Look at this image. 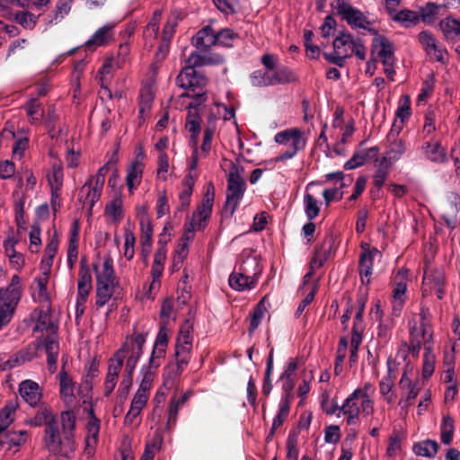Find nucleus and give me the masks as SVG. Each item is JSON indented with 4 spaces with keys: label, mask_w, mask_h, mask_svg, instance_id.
Listing matches in <instances>:
<instances>
[{
    "label": "nucleus",
    "mask_w": 460,
    "mask_h": 460,
    "mask_svg": "<svg viewBox=\"0 0 460 460\" xmlns=\"http://www.w3.org/2000/svg\"><path fill=\"white\" fill-rule=\"evenodd\" d=\"M146 340V334L135 333L126 340L123 346L108 361L107 373L119 378L123 362L126 360L123 378L118 389V394L121 397H126L132 385L133 373L142 357Z\"/></svg>",
    "instance_id": "f257e3e1"
},
{
    "label": "nucleus",
    "mask_w": 460,
    "mask_h": 460,
    "mask_svg": "<svg viewBox=\"0 0 460 460\" xmlns=\"http://www.w3.org/2000/svg\"><path fill=\"white\" fill-rule=\"evenodd\" d=\"M429 307L421 304L420 314H412L408 322L412 354L418 356L421 345H424L425 352L422 364V377L424 379L432 376L436 366V356L432 349L433 332L429 322Z\"/></svg>",
    "instance_id": "f03ea898"
},
{
    "label": "nucleus",
    "mask_w": 460,
    "mask_h": 460,
    "mask_svg": "<svg viewBox=\"0 0 460 460\" xmlns=\"http://www.w3.org/2000/svg\"><path fill=\"white\" fill-rule=\"evenodd\" d=\"M222 61L223 58L219 55L212 58L208 55L201 56L197 52H192L185 59V65L176 79L177 84L180 87L189 90V92L182 93L181 97L195 98L198 93H195V88L203 87L206 84V78L197 74L194 69L195 66L221 63Z\"/></svg>",
    "instance_id": "7ed1b4c3"
},
{
    "label": "nucleus",
    "mask_w": 460,
    "mask_h": 460,
    "mask_svg": "<svg viewBox=\"0 0 460 460\" xmlns=\"http://www.w3.org/2000/svg\"><path fill=\"white\" fill-rule=\"evenodd\" d=\"M341 411L347 417L349 425H355L359 420V415L367 417L374 412V401L361 395L359 391H354L341 406Z\"/></svg>",
    "instance_id": "20e7f679"
},
{
    "label": "nucleus",
    "mask_w": 460,
    "mask_h": 460,
    "mask_svg": "<svg viewBox=\"0 0 460 460\" xmlns=\"http://www.w3.org/2000/svg\"><path fill=\"white\" fill-rule=\"evenodd\" d=\"M274 141L287 147V150L275 158L276 162H283L293 158L306 145V137L304 131L297 128H292L278 132Z\"/></svg>",
    "instance_id": "39448f33"
},
{
    "label": "nucleus",
    "mask_w": 460,
    "mask_h": 460,
    "mask_svg": "<svg viewBox=\"0 0 460 460\" xmlns=\"http://www.w3.org/2000/svg\"><path fill=\"white\" fill-rule=\"evenodd\" d=\"M20 279L13 276L10 285L0 289V330L11 321L21 298Z\"/></svg>",
    "instance_id": "423d86ee"
},
{
    "label": "nucleus",
    "mask_w": 460,
    "mask_h": 460,
    "mask_svg": "<svg viewBox=\"0 0 460 460\" xmlns=\"http://www.w3.org/2000/svg\"><path fill=\"white\" fill-rule=\"evenodd\" d=\"M374 35L375 38L372 42V54L377 55L384 66L385 74L391 81H394L395 71L394 69V49L393 43L386 37L379 35L377 32Z\"/></svg>",
    "instance_id": "0eeeda50"
},
{
    "label": "nucleus",
    "mask_w": 460,
    "mask_h": 460,
    "mask_svg": "<svg viewBox=\"0 0 460 460\" xmlns=\"http://www.w3.org/2000/svg\"><path fill=\"white\" fill-rule=\"evenodd\" d=\"M245 182L237 170L232 171L227 179L226 200L225 209L233 215L238 208L245 192Z\"/></svg>",
    "instance_id": "6e6552de"
},
{
    "label": "nucleus",
    "mask_w": 460,
    "mask_h": 460,
    "mask_svg": "<svg viewBox=\"0 0 460 460\" xmlns=\"http://www.w3.org/2000/svg\"><path fill=\"white\" fill-rule=\"evenodd\" d=\"M445 275L437 269L427 268L422 280V296H427L435 292L438 299H442L445 294Z\"/></svg>",
    "instance_id": "1a4fd4ad"
},
{
    "label": "nucleus",
    "mask_w": 460,
    "mask_h": 460,
    "mask_svg": "<svg viewBox=\"0 0 460 460\" xmlns=\"http://www.w3.org/2000/svg\"><path fill=\"white\" fill-rule=\"evenodd\" d=\"M214 196V187L212 184H209L202 203L198 207L196 212L193 213L190 222H188V224L197 231L203 230L206 226V221L212 212Z\"/></svg>",
    "instance_id": "9d476101"
},
{
    "label": "nucleus",
    "mask_w": 460,
    "mask_h": 460,
    "mask_svg": "<svg viewBox=\"0 0 460 460\" xmlns=\"http://www.w3.org/2000/svg\"><path fill=\"white\" fill-rule=\"evenodd\" d=\"M44 349L47 354L58 353V342L57 341L56 332H53L46 338L40 339L37 344L29 346L25 350L19 353L21 361L26 362L31 360L37 356L38 350Z\"/></svg>",
    "instance_id": "9b49d317"
},
{
    "label": "nucleus",
    "mask_w": 460,
    "mask_h": 460,
    "mask_svg": "<svg viewBox=\"0 0 460 460\" xmlns=\"http://www.w3.org/2000/svg\"><path fill=\"white\" fill-rule=\"evenodd\" d=\"M419 40L431 58L440 63L446 62L447 57V49L443 44L437 40L431 32L428 31L420 32Z\"/></svg>",
    "instance_id": "f8f14e48"
},
{
    "label": "nucleus",
    "mask_w": 460,
    "mask_h": 460,
    "mask_svg": "<svg viewBox=\"0 0 460 460\" xmlns=\"http://www.w3.org/2000/svg\"><path fill=\"white\" fill-rule=\"evenodd\" d=\"M92 290V275L86 265L82 264L77 283L76 313L82 314Z\"/></svg>",
    "instance_id": "ddd939ff"
},
{
    "label": "nucleus",
    "mask_w": 460,
    "mask_h": 460,
    "mask_svg": "<svg viewBox=\"0 0 460 460\" xmlns=\"http://www.w3.org/2000/svg\"><path fill=\"white\" fill-rule=\"evenodd\" d=\"M45 443L49 450L56 454H66L69 451L66 443H64V438L61 439L58 424L55 416L46 425Z\"/></svg>",
    "instance_id": "4468645a"
},
{
    "label": "nucleus",
    "mask_w": 460,
    "mask_h": 460,
    "mask_svg": "<svg viewBox=\"0 0 460 460\" xmlns=\"http://www.w3.org/2000/svg\"><path fill=\"white\" fill-rule=\"evenodd\" d=\"M115 23L109 22L98 28L85 42L87 50L93 51L100 47L111 44L115 37Z\"/></svg>",
    "instance_id": "2eb2a0df"
},
{
    "label": "nucleus",
    "mask_w": 460,
    "mask_h": 460,
    "mask_svg": "<svg viewBox=\"0 0 460 460\" xmlns=\"http://www.w3.org/2000/svg\"><path fill=\"white\" fill-rule=\"evenodd\" d=\"M363 248L359 258V274L363 284L367 285L373 273L374 261L382 257L376 248Z\"/></svg>",
    "instance_id": "dca6fc26"
},
{
    "label": "nucleus",
    "mask_w": 460,
    "mask_h": 460,
    "mask_svg": "<svg viewBox=\"0 0 460 460\" xmlns=\"http://www.w3.org/2000/svg\"><path fill=\"white\" fill-rule=\"evenodd\" d=\"M170 332L166 323L160 325L159 332L156 335L153 351L151 353V363L154 367H160L165 356L168 345V334Z\"/></svg>",
    "instance_id": "f3484780"
},
{
    "label": "nucleus",
    "mask_w": 460,
    "mask_h": 460,
    "mask_svg": "<svg viewBox=\"0 0 460 460\" xmlns=\"http://www.w3.org/2000/svg\"><path fill=\"white\" fill-rule=\"evenodd\" d=\"M347 23L355 29L367 31L371 34H376V30L373 28V23L367 19L363 12L351 6L341 17Z\"/></svg>",
    "instance_id": "a211bd4d"
},
{
    "label": "nucleus",
    "mask_w": 460,
    "mask_h": 460,
    "mask_svg": "<svg viewBox=\"0 0 460 460\" xmlns=\"http://www.w3.org/2000/svg\"><path fill=\"white\" fill-rule=\"evenodd\" d=\"M105 217L111 224L118 226L124 217L123 200L120 190H118L113 199L105 207Z\"/></svg>",
    "instance_id": "6ab92c4d"
},
{
    "label": "nucleus",
    "mask_w": 460,
    "mask_h": 460,
    "mask_svg": "<svg viewBox=\"0 0 460 460\" xmlns=\"http://www.w3.org/2000/svg\"><path fill=\"white\" fill-rule=\"evenodd\" d=\"M21 397L31 406H35L41 399V391L39 385L32 380H24L19 385Z\"/></svg>",
    "instance_id": "aec40b11"
},
{
    "label": "nucleus",
    "mask_w": 460,
    "mask_h": 460,
    "mask_svg": "<svg viewBox=\"0 0 460 460\" xmlns=\"http://www.w3.org/2000/svg\"><path fill=\"white\" fill-rule=\"evenodd\" d=\"M379 154V148L373 146L367 149H361L356 152L352 157L344 164L346 170H353L365 164L372 159L376 160Z\"/></svg>",
    "instance_id": "412c9836"
},
{
    "label": "nucleus",
    "mask_w": 460,
    "mask_h": 460,
    "mask_svg": "<svg viewBox=\"0 0 460 460\" xmlns=\"http://www.w3.org/2000/svg\"><path fill=\"white\" fill-rule=\"evenodd\" d=\"M193 44L200 52H206L210 47L217 45V34L210 26H206L193 37Z\"/></svg>",
    "instance_id": "4be33fe9"
},
{
    "label": "nucleus",
    "mask_w": 460,
    "mask_h": 460,
    "mask_svg": "<svg viewBox=\"0 0 460 460\" xmlns=\"http://www.w3.org/2000/svg\"><path fill=\"white\" fill-rule=\"evenodd\" d=\"M87 437L85 438V452L88 456H92L94 452L95 446L98 441V435L100 430V421L93 415L91 410L89 413V420L86 425Z\"/></svg>",
    "instance_id": "5701e85b"
},
{
    "label": "nucleus",
    "mask_w": 460,
    "mask_h": 460,
    "mask_svg": "<svg viewBox=\"0 0 460 460\" xmlns=\"http://www.w3.org/2000/svg\"><path fill=\"white\" fill-rule=\"evenodd\" d=\"M238 270H240L241 275H244L248 280L252 282V278L259 279L262 268L259 259L255 255H249L242 261Z\"/></svg>",
    "instance_id": "b1692460"
},
{
    "label": "nucleus",
    "mask_w": 460,
    "mask_h": 460,
    "mask_svg": "<svg viewBox=\"0 0 460 460\" xmlns=\"http://www.w3.org/2000/svg\"><path fill=\"white\" fill-rule=\"evenodd\" d=\"M96 282L118 283L113 270V261L110 256L103 259L102 263L94 265Z\"/></svg>",
    "instance_id": "393cba45"
},
{
    "label": "nucleus",
    "mask_w": 460,
    "mask_h": 460,
    "mask_svg": "<svg viewBox=\"0 0 460 460\" xmlns=\"http://www.w3.org/2000/svg\"><path fill=\"white\" fill-rule=\"evenodd\" d=\"M102 193L98 190H94L93 186L85 182L80 189L78 193V201L83 204V208H86L89 214L92 213L94 204L100 199Z\"/></svg>",
    "instance_id": "a878e982"
},
{
    "label": "nucleus",
    "mask_w": 460,
    "mask_h": 460,
    "mask_svg": "<svg viewBox=\"0 0 460 460\" xmlns=\"http://www.w3.org/2000/svg\"><path fill=\"white\" fill-rule=\"evenodd\" d=\"M144 164L138 160L130 163L127 169L126 183L128 191L132 193L142 181Z\"/></svg>",
    "instance_id": "bb28decb"
},
{
    "label": "nucleus",
    "mask_w": 460,
    "mask_h": 460,
    "mask_svg": "<svg viewBox=\"0 0 460 460\" xmlns=\"http://www.w3.org/2000/svg\"><path fill=\"white\" fill-rule=\"evenodd\" d=\"M422 150L428 159L442 164L447 160V149L439 142H425Z\"/></svg>",
    "instance_id": "cd10ccee"
},
{
    "label": "nucleus",
    "mask_w": 460,
    "mask_h": 460,
    "mask_svg": "<svg viewBox=\"0 0 460 460\" xmlns=\"http://www.w3.org/2000/svg\"><path fill=\"white\" fill-rule=\"evenodd\" d=\"M407 285L404 281H395L393 289V314L394 316L400 315L406 300Z\"/></svg>",
    "instance_id": "c85d7f7f"
},
{
    "label": "nucleus",
    "mask_w": 460,
    "mask_h": 460,
    "mask_svg": "<svg viewBox=\"0 0 460 460\" xmlns=\"http://www.w3.org/2000/svg\"><path fill=\"white\" fill-rule=\"evenodd\" d=\"M60 395L66 403H72L75 398V383L65 371L59 373Z\"/></svg>",
    "instance_id": "c756f323"
},
{
    "label": "nucleus",
    "mask_w": 460,
    "mask_h": 460,
    "mask_svg": "<svg viewBox=\"0 0 460 460\" xmlns=\"http://www.w3.org/2000/svg\"><path fill=\"white\" fill-rule=\"evenodd\" d=\"M18 407V399L14 398L8 401L4 408L0 410V434L13 423Z\"/></svg>",
    "instance_id": "7c9ffc66"
},
{
    "label": "nucleus",
    "mask_w": 460,
    "mask_h": 460,
    "mask_svg": "<svg viewBox=\"0 0 460 460\" xmlns=\"http://www.w3.org/2000/svg\"><path fill=\"white\" fill-rule=\"evenodd\" d=\"M118 283L96 282L95 305L97 307L105 305L115 293Z\"/></svg>",
    "instance_id": "2f4dec72"
},
{
    "label": "nucleus",
    "mask_w": 460,
    "mask_h": 460,
    "mask_svg": "<svg viewBox=\"0 0 460 460\" xmlns=\"http://www.w3.org/2000/svg\"><path fill=\"white\" fill-rule=\"evenodd\" d=\"M192 325L187 321L180 328L179 334L176 341L175 350H189L192 349Z\"/></svg>",
    "instance_id": "473e14b6"
},
{
    "label": "nucleus",
    "mask_w": 460,
    "mask_h": 460,
    "mask_svg": "<svg viewBox=\"0 0 460 460\" xmlns=\"http://www.w3.org/2000/svg\"><path fill=\"white\" fill-rule=\"evenodd\" d=\"M228 282L233 289L243 292L252 289L256 286L258 279L252 278V282H251L244 275L240 274V270H235L229 276Z\"/></svg>",
    "instance_id": "72a5a7b5"
},
{
    "label": "nucleus",
    "mask_w": 460,
    "mask_h": 460,
    "mask_svg": "<svg viewBox=\"0 0 460 460\" xmlns=\"http://www.w3.org/2000/svg\"><path fill=\"white\" fill-rule=\"evenodd\" d=\"M389 142L385 152L387 162L392 164L393 162L398 161L406 151L405 142L402 138L387 139Z\"/></svg>",
    "instance_id": "f704fd0d"
},
{
    "label": "nucleus",
    "mask_w": 460,
    "mask_h": 460,
    "mask_svg": "<svg viewBox=\"0 0 460 460\" xmlns=\"http://www.w3.org/2000/svg\"><path fill=\"white\" fill-rule=\"evenodd\" d=\"M64 443H66L69 451L74 450V439L72 431L75 428V417L72 412L65 411L61 414Z\"/></svg>",
    "instance_id": "c9c22d12"
},
{
    "label": "nucleus",
    "mask_w": 460,
    "mask_h": 460,
    "mask_svg": "<svg viewBox=\"0 0 460 460\" xmlns=\"http://www.w3.org/2000/svg\"><path fill=\"white\" fill-rule=\"evenodd\" d=\"M47 180L50 190H61L64 181L63 165L60 163H53L47 173Z\"/></svg>",
    "instance_id": "e433bc0d"
},
{
    "label": "nucleus",
    "mask_w": 460,
    "mask_h": 460,
    "mask_svg": "<svg viewBox=\"0 0 460 460\" xmlns=\"http://www.w3.org/2000/svg\"><path fill=\"white\" fill-rule=\"evenodd\" d=\"M399 385L402 388L408 389L406 395L404 397H402L399 402V404L402 408H407L408 406H410L411 404L412 401L417 397V395L419 394V389L417 388L416 385L411 384V381L407 376L406 373H404L402 376Z\"/></svg>",
    "instance_id": "4c0bfd02"
},
{
    "label": "nucleus",
    "mask_w": 460,
    "mask_h": 460,
    "mask_svg": "<svg viewBox=\"0 0 460 460\" xmlns=\"http://www.w3.org/2000/svg\"><path fill=\"white\" fill-rule=\"evenodd\" d=\"M290 410V401L288 397H282L279 403V410L273 419L272 427L269 436H273L277 429H279L287 420Z\"/></svg>",
    "instance_id": "58836bf2"
},
{
    "label": "nucleus",
    "mask_w": 460,
    "mask_h": 460,
    "mask_svg": "<svg viewBox=\"0 0 460 460\" xmlns=\"http://www.w3.org/2000/svg\"><path fill=\"white\" fill-rule=\"evenodd\" d=\"M196 178V175H193L192 173H188L182 181V189L179 195L181 207L182 208H186L187 207H189L190 203V197L192 195Z\"/></svg>",
    "instance_id": "ea45409f"
},
{
    "label": "nucleus",
    "mask_w": 460,
    "mask_h": 460,
    "mask_svg": "<svg viewBox=\"0 0 460 460\" xmlns=\"http://www.w3.org/2000/svg\"><path fill=\"white\" fill-rule=\"evenodd\" d=\"M142 252L147 255L150 252L153 237V226L150 218H143L140 223Z\"/></svg>",
    "instance_id": "a19ab883"
},
{
    "label": "nucleus",
    "mask_w": 460,
    "mask_h": 460,
    "mask_svg": "<svg viewBox=\"0 0 460 460\" xmlns=\"http://www.w3.org/2000/svg\"><path fill=\"white\" fill-rule=\"evenodd\" d=\"M27 431L19 430L12 431L6 435L5 441L6 448L13 453L18 452L22 445L27 441Z\"/></svg>",
    "instance_id": "79ce46f5"
},
{
    "label": "nucleus",
    "mask_w": 460,
    "mask_h": 460,
    "mask_svg": "<svg viewBox=\"0 0 460 460\" xmlns=\"http://www.w3.org/2000/svg\"><path fill=\"white\" fill-rule=\"evenodd\" d=\"M154 100V93L150 87L143 88L140 92L139 96V119L140 122L145 120V118L147 116L148 112L151 110L152 103Z\"/></svg>",
    "instance_id": "37998d69"
},
{
    "label": "nucleus",
    "mask_w": 460,
    "mask_h": 460,
    "mask_svg": "<svg viewBox=\"0 0 460 460\" xmlns=\"http://www.w3.org/2000/svg\"><path fill=\"white\" fill-rule=\"evenodd\" d=\"M355 40L349 33L340 32L333 41V49L339 54L350 56L349 49Z\"/></svg>",
    "instance_id": "c03bdc74"
},
{
    "label": "nucleus",
    "mask_w": 460,
    "mask_h": 460,
    "mask_svg": "<svg viewBox=\"0 0 460 460\" xmlns=\"http://www.w3.org/2000/svg\"><path fill=\"white\" fill-rule=\"evenodd\" d=\"M159 367H154L151 363V357L149 358L148 363L141 368L140 376L141 381L139 385V389H143L145 391L150 392L152 387L155 371Z\"/></svg>",
    "instance_id": "a18cd8bd"
},
{
    "label": "nucleus",
    "mask_w": 460,
    "mask_h": 460,
    "mask_svg": "<svg viewBox=\"0 0 460 460\" xmlns=\"http://www.w3.org/2000/svg\"><path fill=\"white\" fill-rule=\"evenodd\" d=\"M442 8H445L443 4L429 2L420 9V17L423 22L430 24L438 17Z\"/></svg>",
    "instance_id": "49530a36"
},
{
    "label": "nucleus",
    "mask_w": 460,
    "mask_h": 460,
    "mask_svg": "<svg viewBox=\"0 0 460 460\" xmlns=\"http://www.w3.org/2000/svg\"><path fill=\"white\" fill-rule=\"evenodd\" d=\"M54 413L48 406H41L34 417L27 419L25 424L32 427H39L48 424L54 417Z\"/></svg>",
    "instance_id": "de8ad7c7"
},
{
    "label": "nucleus",
    "mask_w": 460,
    "mask_h": 460,
    "mask_svg": "<svg viewBox=\"0 0 460 460\" xmlns=\"http://www.w3.org/2000/svg\"><path fill=\"white\" fill-rule=\"evenodd\" d=\"M328 254L329 253H328L327 250H323V248H321L315 252V253L311 261V263H310V270L304 276V279H303L304 286H305L311 279V278L314 274V270L315 269L321 268L324 264V262L328 259Z\"/></svg>",
    "instance_id": "09e8293b"
},
{
    "label": "nucleus",
    "mask_w": 460,
    "mask_h": 460,
    "mask_svg": "<svg viewBox=\"0 0 460 460\" xmlns=\"http://www.w3.org/2000/svg\"><path fill=\"white\" fill-rule=\"evenodd\" d=\"M439 28L447 38L460 37V21L451 16L441 20Z\"/></svg>",
    "instance_id": "8fccbe9b"
},
{
    "label": "nucleus",
    "mask_w": 460,
    "mask_h": 460,
    "mask_svg": "<svg viewBox=\"0 0 460 460\" xmlns=\"http://www.w3.org/2000/svg\"><path fill=\"white\" fill-rule=\"evenodd\" d=\"M438 445L435 440H425L413 446V452L420 456L432 458L438 453Z\"/></svg>",
    "instance_id": "3c124183"
},
{
    "label": "nucleus",
    "mask_w": 460,
    "mask_h": 460,
    "mask_svg": "<svg viewBox=\"0 0 460 460\" xmlns=\"http://www.w3.org/2000/svg\"><path fill=\"white\" fill-rule=\"evenodd\" d=\"M160 20H161V12L155 11L144 31L145 40H146V44L149 43L150 47H152V45H153L152 40H155L157 37Z\"/></svg>",
    "instance_id": "603ef678"
},
{
    "label": "nucleus",
    "mask_w": 460,
    "mask_h": 460,
    "mask_svg": "<svg viewBox=\"0 0 460 460\" xmlns=\"http://www.w3.org/2000/svg\"><path fill=\"white\" fill-rule=\"evenodd\" d=\"M116 68V66L113 62V58H107L101 67L100 74V84L102 89L108 92L109 96H111V91L108 88V84L110 83V79L111 77L112 71Z\"/></svg>",
    "instance_id": "864d4df0"
},
{
    "label": "nucleus",
    "mask_w": 460,
    "mask_h": 460,
    "mask_svg": "<svg viewBox=\"0 0 460 460\" xmlns=\"http://www.w3.org/2000/svg\"><path fill=\"white\" fill-rule=\"evenodd\" d=\"M304 209L308 219H314L320 212L318 200L310 193H305L303 199Z\"/></svg>",
    "instance_id": "5fc2aeb1"
},
{
    "label": "nucleus",
    "mask_w": 460,
    "mask_h": 460,
    "mask_svg": "<svg viewBox=\"0 0 460 460\" xmlns=\"http://www.w3.org/2000/svg\"><path fill=\"white\" fill-rule=\"evenodd\" d=\"M455 431L454 420L449 416H445L440 426V438L445 445H449L452 441Z\"/></svg>",
    "instance_id": "6e6d98bb"
},
{
    "label": "nucleus",
    "mask_w": 460,
    "mask_h": 460,
    "mask_svg": "<svg viewBox=\"0 0 460 460\" xmlns=\"http://www.w3.org/2000/svg\"><path fill=\"white\" fill-rule=\"evenodd\" d=\"M162 437L158 434L146 444L145 451L140 460H153L155 454L160 450L162 446Z\"/></svg>",
    "instance_id": "4d7b16f0"
},
{
    "label": "nucleus",
    "mask_w": 460,
    "mask_h": 460,
    "mask_svg": "<svg viewBox=\"0 0 460 460\" xmlns=\"http://www.w3.org/2000/svg\"><path fill=\"white\" fill-rule=\"evenodd\" d=\"M296 80L295 74L288 67H282L277 71H271L272 85L288 84Z\"/></svg>",
    "instance_id": "13d9d810"
},
{
    "label": "nucleus",
    "mask_w": 460,
    "mask_h": 460,
    "mask_svg": "<svg viewBox=\"0 0 460 460\" xmlns=\"http://www.w3.org/2000/svg\"><path fill=\"white\" fill-rule=\"evenodd\" d=\"M349 341L346 337H342L340 340L338 348H337V354H336V359H335V365H334V373L336 376L340 375L342 371V363L347 356V349H348Z\"/></svg>",
    "instance_id": "bf43d9fd"
},
{
    "label": "nucleus",
    "mask_w": 460,
    "mask_h": 460,
    "mask_svg": "<svg viewBox=\"0 0 460 460\" xmlns=\"http://www.w3.org/2000/svg\"><path fill=\"white\" fill-rule=\"evenodd\" d=\"M25 109L31 123H38L41 119L43 110L36 99L32 98L29 100L25 105Z\"/></svg>",
    "instance_id": "052dcab7"
},
{
    "label": "nucleus",
    "mask_w": 460,
    "mask_h": 460,
    "mask_svg": "<svg viewBox=\"0 0 460 460\" xmlns=\"http://www.w3.org/2000/svg\"><path fill=\"white\" fill-rule=\"evenodd\" d=\"M204 101H205V93L198 92V93L196 94V97L194 98V101L191 102L188 105L189 111H188V115H187L186 120L201 122L199 111V109L197 106L199 105Z\"/></svg>",
    "instance_id": "680f3d73"
},
{
    "label": "nucleus",
    "mask_w": 460,
    "mask_h": 460,
    "mask_svg": "<svg viewBox=\"0 0 460 460\" xmlns=\"http://www.w3.org/2000/svg\"><path fill=\"white\" fill-rule=\"evenodd\" d=\"M390 165L391 164L387 162L386 158H382L373 177V182L376 187L380 188L385 183Z\"/></svg>",
    "instance_id": "e2e57ef3"
},
{
    "label": "nucleus",
    "mask_w": 460,
    "mask_h": 460,
    "mask_svg": "<svg viewBox=\"0 0 460 460\" xmlns=\"http://www.w3.org/2000/svg\"><path fill=\"white\" fill-rule=\"evenodd\" d=\"M124 238L125 243L123 247V255L128 261H130L133 259L135 254L134 247L136 243V237L129 228H125Z\"/></svg>",
    "instance_id": "0e129e2a"
},
{
    "label": "nucleus",
    "mask_w": 460,
    "mask_h": 460,
    "mask_svg": "<svg viewBox=\"0 0 460 460\" xmlns=\"http://www.w3.org/2000/svg\"><path fill=\"white\" fill-rule=\"evenodd\" d=\"M394 382L389 376L383 377L379 382V392L385 400L391 403L394 401L395 394L392 392Z\"/></svg>",
    "instance_id": "69168bd1"
},
{
    "label": "nucleus",
    "mask_w": 460,
    "mask_h": 460,
    "mask_svg": "<svg viewBox=\"0 0 460 460\" xmlns=\"http://www.w3.org/2000/svg\"><path fill=\"white\" fill-rule=\"evenodd\" d=\"M251 82L253 86L265 87L272 85L271 71H255L251 76Z\"/></svg>",
    "instance_id": "338daca9"
},
{
    "label": "nucleus",
    "mask_w": 460,
    "mask_h": 460,
    "mask_svg": "<svg viewBox=\"0 0 460 460\" xmlns=\"http://www.w3.org/2000/svg\"><path fill=\"white\" fill-rule=\"evenodd\" d=\"M58 248V239L53 235L48 242L41 262L53 265V260Z\"/></svg>",
    "instance_id": "774afa93"
}]
</instances>
